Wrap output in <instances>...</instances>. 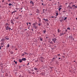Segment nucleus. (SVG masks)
Instances as JSON below:
<instances>
[{
    "instance_id": "7c9ffc66",
    "label": "nucleus",
    "mask_w": 77,
    "mask_h": 77,
    "mask_svg": "<svg viewBox=\"0 0 77 77\" xmlns=\"http://www.w3.org/2000/svg\"><path fill=\"white\" fill-rule=\"evenodd\" d=\"M9 6H11V5H12V4L11 3H10L8 4Z\"/></svg>"
},
{
    "instance_id": "774afa93",
    "label": "nucleus",
    "mask_w": 77,
    "mask_h": 77,
    "mask_svg": "<svg viewBox=\"0 0 77 77\" xmlns=\"http://www.w3.org/2000/svg\"><path fill=\"white\" fill-rule=\"evenodd\" d=\"M24 30H27V29H25Z\"/></svg>"
},
{
    "instance_id": "bf43d9fd",
    "label": "nucleus",
    "mask_w": 77,
    "mask_h": 77,
    "mask_svg": "<svg viewBox=\"0 0 77 77\" xmlns=\"http://www.w3.org/2000/svg\"><path fill=\"white\" fill-rule=\"evenodd\" d=\"M29 62L27 64V65H29Z\"/></svg>"
},
{
    "instance_id": "dca6fc26",
    "label": "nucleus",
    "mask_w": 77,
    "mask_h": 77,
    "mask_svg": "<svg viewBox=\"0 0 77 77\" xmlns=\"http://www.w3.org/2000/svg\"><path fill=\"white\" fill-rule=\"evenodd\" d=\"M45 75V73L44 72H42L41 73V75Z\"/></svg>"
},
{
    "instance_id": "72a5a7b5",
    "label": "nucleus",
    "mask_w": 77,
    "mask_h": 77,
    "mask_svg": "<svg viewBox=\"0 0 77 77\" xmlns=\"http://www.w3.org/2000/svg\"><path fill=\"white\" fill-rule=\"evenodd\" d=\"M40 41H42V38H40Z\"/></svg>"
},
{
    "instance_id": "49530a36",
    "label": "nucleus",
    "mask_w": 77,
    "mask_h": 77,
    "mask_svg": "<svg viewBox=\"0 0 77 77\" xmlns=\"http://www.w3.org/2000/svg\"><path fill=\"white\" fill-rule=\"evenodd\" d=\"M15 64H17V61H16L15 62Z\"/></svg>"
},
{
    "instance_id": "6ab92c4d",
    "label": "nucleus",
    "mask_w": 77,
    "mask_h": 77,
    "mask_svg": "<svg viewBox=\"0 0 77 77\" xmlns=\"http://www.w3.org/2000/svg\"><path fill=\"white\" fill-rule=\"evenodd\" d=\"M69 38H70V39H72V36L70 35V36H69Z\"/></svg>"
},
{
    "instance_id": "338daca9",
    "label": "nucleus",
    "mask_w": 77,
    "mask_h": 77,
    "mask_svg": "<svg viewBox=\"0 0 77 77\" xmlns=\"http://www.w3.org/2000/svg\"><path fill=\"white\" fill-rule=\"evenodd\" d=\"M31 71H33V70H31Z\"/></svg>"
},
{
    "instance_id": "39448f33",
    "label": "nucleus",
    "mask_w": 77,
    "mask_h": 77,
    "mask_svg": "<svg viewBox=\"0 0 77 77\" xmlns=\"http://www.w3.org/2000/svg\"><path fill=\"white\" fill-rule=\"evenodd\" d=\"M38 25L39 26H42V24L41 22H38Z\"/></svg>"
},
{
    "instance_id": "412c9836",
    "label": "nucleus",
    "mask_w": 77,
    "mask_h": 77,
    "mask_svg": "<svg viewBox=\"0 0 77 77\" xmlns=\"http://www.w3.org/2000/svg\"><path fill=\"white\" fill-rule=\"evenodd\" d=\"M72 7H73V8H75V5H73L72 6Z\"/></svg>"
},
{
    "instance_id": "052dcab7",
    "label": "nucleus",
    "mask_w": 77,
    "mask_h": 77,
    "mask_svg": "<svg viewBox=\"0 0 77 77\" xmlns=\"http://www.w3.org/2000/svg\"><path fill=\"white\" fill-rule=\"evenodd\" d=\"M55 59V57H53V59Z\"/></svg>"
},
{
    "instance_id": "2eb2a0df",
    "label": "nucleus",
    "mask_w": 77,
    "mask_h": 77,
    "mask_svg": "<svg viewBox=\"0 0 77 77\" xmlns=\"http://www.w3.org/2000/svg\"><path fill=\"white\" fill-rule=\"evenodd\" d=\"M64 34V33H63V32H62V33H60V36H62V35H63Z\"/></svg>"
},
{
    "instance_id": "b1692460",
    "label": "nucleus",
    "mask_w": 77,
    "mask_h": 77,
    "mask_svg": "<svg viewBox=\"0 0 77 77\" xmlns=\"http://www.w3.org/2000/svg\"><path fill=\"white\" fill-rule=\"evenodd\" d=\"M1 46L2 47H3V43L1 44Z\"/></svg>"
},
{
    "instance_id": "1a4fd4ad",
    "label": "nucleus",
    "mask_w": 77,
    "mask_h": 77,
    "mask_svg": "<svg viewBox=\"0 0 77 77\" xmlns=\"http://www.w3.org/2000/svg\"><path fill=\"white\" fill-rule=\"evenodd\" d=\"M58 33H60L61 32V30H60V29H57Z\"/></svg>"
},
{
    "instance_id": "603ef678",
    "label": "nucleus",
    "mask_w": 77,
    "mask_h": 77,
    "mask_svg": "<svg viewBox=\"0 0 77 77\" xmlns=\"http://www.w3.org/2000/svg\"><path fill=\"white\" fill-rule=\"evenodd\" d=\"M26 24H27V26H28V24H29V23H26Z\"/></svg>"
},
{
    "instance_id": "e433bc0d",
    "label": "nucleus",
    "mask_w": 77,
    "mask_h": 77,
    "mask_svg": "<svg viewBox=\"0 0 77 77\" xmlns=\"http://www.w3.org/2000/svg\"><path fill=\"white\" fill-rule=\"evenodd\" d=\"M51 18H56V17H54L52 16V17H51Z\"/></svg>"
},
{
    "instance_id": "09e8293b",
    "label": "nucleus",
    "mask_w": 77,
    "mask_h": 77,
    "mask_svg": "<svg viewBox=\"0 0 77 77\" xmlns=\"http://www.w3.org/2000/svg\"><path fill=\"white\" fill-rule=\"evenodd\" d=\"M11 53L12 54H13V52H11Z\"/></svg>"
},
{
    "instance_id": "6e6552de",
    "label": "nucleus",
    "mask_w": 77,
    "mask_h": 77,
    "mask_svg": "<svg viewBox=\"0 0 77 77\" xmlns=\"http://www.w3.org/2000/svg\"><path fill=\"white\" fill-rule=\"evenodd\" d=\"M11 23H12V24H14V20H11Z\"/></svg>"
},
{
    "instance_id": "473e14b6",
    "label": "nucleus",
    "mask_w": 77,
    "mask_h": 77,
    "mask_svg": "<svg viewBox=\"0 0 77 77\" xmlns=\"http://www.w3.org/2000/svg\"><path fill=\"white\" fill-rule=\"evenodd\" d=\"M61 9H62V8H60L59 9V11H60V10Z\"/></svg>"
},
{
    "instance_id": "680f3d73",
    "label": "nucleus",
    "mask_w": 77,
    "mask_h": 77,
    "mask_svg": "<svg viewBox=\"0 0 77 77\" xmlns=\"http://www.w3.org/2000/svg\"><path fill=\"white\" fill-rule=\"evenodd\" d=\"M48 1H52V0H48Z\"/></svg>"
},
{
    "instance_id": "f257e3e1",
    "label": "nucleus",
    "mask_w": 77,
    "mask_h": 77,
    "mask_svg": "<svg viewBox=\"0 0 77 77\" xmlns=\"http://www.w3.org/2000/svg\"><path fill=\"white\" fill-rule=\"evenodd\" d=\"M52 41L54 42V43H55L56 42H55L57 41V39L56 38H54L53 37V38L52 39Z\"/></svg>"
},
{
    "instance_id": "5fc2aeb1",
    "label": "nucleus",
    "mask_w": 77,
    "mask_h": 77,
    "mask_svg": "<svg viewBox=\"0 0 77 77\" xmlns=\"http://www.w3.org/2000/svg\"><path fill=\"white\" fill-rule=\"evenodd\" d=\"M42 5H44V4H43V3H42Z\"/></svg>"
},
{
    "instance_id": "a211bd4d",
    "label": "nucleus",
    "mask_w": 77,
    "mask_h": 77,
    "mask_svg": "<svg viewBox=\"0 0 77 77\" xmlns=\"http://www.w3.org/2000/svg\"><path fill=\"white\" fill-rule=\"evenodd\" d=\"M19 62L21 63V62H22L23 60H22V59H20L19 60Z\"/></svg>"
},
{
    "instance_id": "9b49d317",
    "label": "nucleus",
    "mask_w": 77,
    "mask_h": 77,
    "mask_svg": "<svg viewBox=\"0 0 77 77\" xmlns=\"http://www.w3.org/2000/svg\"><path fill=\"white\" fill-rule=\"evenodd\" d=\"M22 60L25 61V60H26V59L25 58H23L22 59Z\"/></svg>"
},
{
    "instance_id": "8fccbe9b",
    "label": "nucleus",
    "mask_w": 77,
    "mask_h": 77,
    "mask_svg": "<svg viewBox=\"0 0 77 77\" xmlns=\"http://www.w3.org/2000/svg\"><path fill=\"white\" fill-rule=\"evenodd\" d=\"M28 29H30V26L28 27Z\"/></svg>"
},
{
    "instance_id": "37998d69",
    "label": "nucleus",
    "mask_w": 77,
    "mask_h": 77,
    "mask_svg": "<svg viewBox=\"0 0 77 77\" xmlns=\"http://www.w3.org/2000/svg\"><path fill=\"white\" fill-rule=\"evenodd\" d=\"M60 22H62V21H63V20H60Z\"/></svg>"
},
{
    "instance_id": "de8ad7c7",
    "label": "nucleus",
    "mask_w": 77,
    "mask_h": 77,
    "mask_svg": "<svg viewBox=\"0 0 77 77\" xmlns=\"http://www.w3.org/2000/svg\"><path fill=\"white\" fill-rule=\"evenodd\" d=\"M32 74H35V72H33L32 73Z\"/></svg>"
},
{
    "instance_id": "4468645a",
    "label": "nucleus",
    "mask_w": 77,
    "mask_h": 77,
    "mask_svg": "<svg viewBox=\"0 0 77 77\" xmlns=\"http://www.w3.org/2000/svg\"><path fill=\"white\" fill-rule=\"evenodd\" d=\"M5 26H9V24L8 23H6L5 25Z\"/></svg>"
},
{
    "instance_id": "0e129e2a",
    "label": "nucleus",
    "mask_w": 77,
    "mask_h": 77,
    "mask_svg": "<svg viewBox=\"0 0 77 77\" xmlns=\"http://www.w3.org/2000/svg\"><path fill=\"white\" fill-rule=\"evenodd\" d=\"M5 75L6 76H8V74H6V75Z\"/></svg>"
},
{
    "instance_id": "ea45409f",
    "label": "nucleus",
    "mask_w": 77,
    "mask_h": 77,
    "mask_svg": "<svg viewBox=\"0 0 77 77\" xmlns=\"http://www.w3.org/2000/svg\"><path fill=\"white\" fill-rule=\"evenodd\" d=\"M22 56H24V54H22Z\"/></svg>"
},
{
    "instance_id": "c85d7f7f",
    "label": "nucleus",
    "mask_w": 77,
    "mask_h": 77,
    "mask_svg": "<svg viewBox=\"0 0 77 77\" xmlns=\"http://www.w3.org/2000/svg\"><path fill=\"white\" fill-rule=\"evenodd\" d=\"M7 46L8 48H9V47L10 46V45H8Z\"/></svg>"
},
{
    "instance_id": "7ed1b4c3",
    "label": "nucleus",
    "mask_w": 77,
    "mask_h": 77,
    "mask_svg": "<svg viewBox=\"0 0 77 77\" xmlns=\"http://www.w3.org/2000/svg\"><path fill=\"white\" fill-rule=\"evenodd\" d=\"M44 59L42 57H41L40 58V59L39 60L40 61H41V62H43V60Z\"/></svg>"
},
{
    "instance_id": "13d9d810",
    "label": "nucleus",
    "mask_w": 77,
    "mask_h": 77,
    "mask_svg": "<svg viewBox=\"0 0 77 77\" xmlns=\"http://www.w3.org/2000/svg\"><path fill=\"white\" fill-rule=\"evenodd\" d=\"M28 24H31V23H29Z\"/></svg>"
},
{
    "instance_id": "0eeeda50",
    "label": "nucleus",
    "mask_w": 77,
    "mask_h": 77,
    "mask_svg": "<svg viewBox=\"0 0 77 77\" xmlns=\"http://www.w3.org/2000/svg\"><path fill=\"white\" fill-rule=\"evenodd\" d=\"M30 4H32V5H34V3H33V1H31L30 2Z\"/></svg>"
},
{
    "instance_id": "5701e85b",
    "label": "nucleus",
    "mask_w": 77,
    "mask_h": 77,
    "mask_svg": "<svg viewBox=\"0 0 77 77\" xmlns=\"http://www.w3.org/2000/svg\"><path fill=\"white\" fill-rule=\"evenodd\" d=\"M43 33L44 34V33H45V32H46V31L45 30H43Z\"/></svg>"
},
{
    "instance_id": "a18cd8bd",
    "label": "nucleus",
    "mask_w": 77,
    "mask_h": 77,
    "mask_svg": "<svg viewBox=\"0 0 77 77\" xmlns=\"http://www.w3.org/2000/svg\"><path fill=\"white\" fill-rule=\"evenodd\" d=\"M19 77H24V76H21V75Z\"/></svg>"
},
{
    "instance_id": "4be33fe9",
    "label": "nucleus",
    "mask_w": 77,
    "mask_h": 77,
    "mask_svg": "<svg viewBox=\"0 0 77 77\" xmlns=\"http://www.w3.org/2000/svg\"><path fill=\"white\" fill-rule=\"evenodd\" d=\"M34 69H35V71H37V70H38V68H36L35 67L34 68Z\"/></svg>"
},
{
    "instance_id": "aec40b11",
    "label": "nucleus",
    "mask_w": 77,
    "mask_h": 77,
    "mask_svg": "<svg viewBox=\"0 0 77 77\" xmlns=\"http://www.w3.org/2000/svg\"><path fill=\"white\" fill-rule=\"evenodd\" d=\"M38 18L39 23H41V19H40V18L39 17Z\"/></svg>"
},
{
    "instance_id": "3c124183",
    "label": "nucleus",
    "mask_w": 77,
    "mask_h": 77,
    "mask_svg": "<svg viewBox=\"0 0 77 77\" xmlns=\"http://www.w3.org/2000/svg\"><path fill=\"white\" fill-rule=\"evenodd\" d=\"M70 9H72V7H70Z\"/></svg>"
},
{
    "instance_id": "f8f14e48",
    "label": "nucleus",
    "mask_w": 77,
    "mask_h": 77,
    "mask_svg": "<svg viewBox=\"0 0 77 77\" xmlns=\"http://www.w3.org/2000/svg\"><path fill=\"white\" fill-rule=\"evenodd\" d=\"M43 20H44L45 21H48V19H46L44 18L43 19Z\"/></svg>"
},
{
    "instance_id": "9d476101",
    "label": "nucleus",
    "mask_w": 77,
    "mask_h": 77,
    "mask_svg": "<svg viewBox=\"0 0 77 77\" xmlns=\"http://www.w3.org/2000/svg\"><path fill=\"white\" fill-rule=\"evenodd\" d=\"M6 27V30H8V27H9V26H5Z\"/></svg>"
},
{
    "instance_id": "58836bf2",
    "label": "nucleus",
    "mask_w": 77,
    "mask_h": 77,
    "mask_svg": "<svg viewBox=\"0 0 77 77\" xmlns=\"http://www.w3.org/2000/svg\"><path fill=\"white\" fill-rule=\"evenodd\" d=\"M59 7L60 8H62V6L61 5H60L59 6Z\"/></svg>"
},
{
    "instance_id": "6e6d98bb",
    "label": "nucleus",
    "mask_w": 77,
    "mask_h": 77,
    "mask_svg": "<svg viewBox=\"0 0 77 77\" xmlns=\"http://www.w3.org/2000/svg\"><path fill=\"white\" fill-rule=\"evenodd\" d=\"M57 56H60V54H58Z\"/></svg>"
},
{
    "instance_id": "ddd939ff",
    "label": "nucleus",
    "mask_w": 77,
    "mask_h": 77,
    "mask_svg": "<svg viewBox=\"0 0 77 77\" xmlns=\"http://www.w3.org/2000/svg\"><path fill=\"white\" fill-rule=\"evenodd\" d=\"M36 24H38V23L36 22L35 23H34L33 24H32V26H35V25H36Z\"/></svg>"
},
{
    "instance_id": "a878e982",
    "label": "nucleus",
    "mask_w": 77,
    "mask_h": 77,
    "mask_svg": "<svg viewBox=\"0 0 77 77\" xmlns=\"http://www.w3.org/2000/svg\"><path fill=\"white\" fill-rule=\"evenodd\" d=\"M15 11H14L12 12L11 14H15Z\"/></svg>"
},
{
    "instance_id": "69168bd1",
    "label": "nucleus",
    "mask_w": 77,
    "mask_h": 77,
    "mask_svg": "<svg viewBox=\"0 0 77 77\" xmlns=\"http://www.w3.org/2000/svg\"><path fill=\"white\" fill-rule=\"evenodd\" d=\"M1 48H2V47H0V49H1Z\"/></svg>"
},
{
    "instance_id": "20e7f679",
    "label": "nucleus",
    "mask_w": 77,
    "mask_h": 77,
    "mask_svg": "<svg viewBox=\"0 0 77 77\" xmlns=\"http://www.w3.org/2000/svg\"><path fill=\"white\" fill-rule=\"evenodd\" d=\"M33 27H34V28H35V29H36V30H37V29H38L37 26H36L34 25L33 26Z\"/></svg>"
},
{
    "instance_id": "423d86ee",
    "label": "nucleus",
    "mask_w": 77,
    "mask_h": 77,
    "mask_svg": "<svg viewBox=\"0 0 77 77\" xmlns=\"http://www.w3.org/2000/svg\"><path fill=\"white\" fill-rule=\"evenodd\" d=\"M5 40H6V39L7 40H9V37L8 36H6L5 37Z\"/></svg>"
},
{
    "instance_id": "864d4df0",
    "label": "nucleus",
    "mask_w": 77,
    "mask_h": 77,
    "mask_svg": "<svg viewBox=\"0 0 77 77\" xmlns=\"http://www.w3.org/2000/svg\"><path fill=\"white\" fill-rule=\"evenodd\" d=\"M75 8H77V6H75Z\"/></svg>"
},
{
    "instance_id": "c9c22d12",
    "label": "nucleus",
    "mask_w": 77,
    "mask_h": 77,
    "mask_svg": "<svg viewBox=\"0 0 77 77\" xmlns=\"http://www.w3.org/2000/svg\"><path fill=\"white\" fill-rule=\"evenodd\" d=\"M67 29H68V30H70V28H69V27H68L67 28Z\"/></svg>"
},
{
    "instance_id": "cd10ccee",
    "label": "nucleus",
    "mask_w": 77,
    "mask_h": 77,
    "mask_svg": "<svg viewBox=\"0 0 77 77\" xmlns=\"http://www.w3.org/2000/svg\"><path fill=\"white\" fill-rule=\"evenodd\" d=\"M11 28L9 27L8 28V30H11Z\"/></svg>"
},
{
    "instance_id": "4d7b16f0",
    "label": "nucleus",
    "mask_w": 77,
    "mask_h": 77,
    "mask_svg": "<svg viewBox=\"0 0 77 77\" xmlns=\"http://www.w3.org/2000/svg\"><path fill=\"white\" fill-rule=\"evenodd\" d=\"M29 74H31L32 73V72H29Z\"/></svg>"
},
{
    "instance_id": "f3484780",
    "label": "nucleus",
    "mask_w": 77,
    "mask_h": 77,
    "mask_svg": "<svg viewBox=\"0 0 77 77\" xmlns=\"http://www.w3.org/2000/svg\"><path fill=\"white\" fill-rule=\"evenodd\" d=\"M36 12H37V13H39V12H40L39 11V10H38V9H37L36 10Z\"/></svg>"
},
{
    "instance_id": "2f4dec72",
    "label": "nucleus",
    "mask_w": 77,
    "mask_h": 77,
    "mask_svg": "<svg viewBox=\"0 0 77 77\" xmlns=\"http://www.w3.org/2000/svg\"><path fill=\"white\" fill-rule=\"evenodd\" d=\"M24 53H25V54H26L27 55H28V54H27V53H26V52H24Z\"/></svg>"
},
{
    "instance_id": "c756f323",
    "label": "nucleus",
    "mask_w": 77,
    "mask_h": 77,
    "mask_svg": "<svg viewBox=\"0 0 77 77\" xmlns=\"http://www.w3.org/2000/svg\"><path fill=\"white\" fill-rule=\"evenodd\" d=\"M50 43L52 44H53V42L51 41L50 42Z\"/></svg>"
},
{
    "instance_id": "4c0bfd02",
    "label": "nucleus",
    "mask_w": 77,
    "mask_h": 77,
    "mask_svg": "<svg viewBox=\"0 0 77 77\" xmlns=\"http://www.w3.org/2000/svg\"><path fill=\"white\" fill-rule=\"evenodd\" d=\"M15 19H17V20H18V17H15Z\"/></svg>"
},
{
    "instance_id": "e2e57ef3",
    "label": "nucleus",
    "mask_w": 77,
    "mask_h": 77,
    "mask_svg": "<svg viewBox=\"0 0 77 77\" xmlns=\"http://www.w3.org/2000/svg\"><path fill=\"white\" fill-rule=\"evenodd\" d=\"M46 39H47V38H48V37H46Z\"/></svg>"
},
{
    "instance_id": "f03ea898",
    "label": "nucleus",
    "mask_w": 77,
    "mask_h": 77,
    "mask_svg": "<svg viewBox=\"0 0 77 77\" xmlns=\"http://www.w3.org/2000/svg\"><path fill=\"white\" fill-rule=\"evenodd\" d=\"M1 41H6V40L5 39V38H2Z\"/></svg>"
},
{
    "instance_id": "a19ab883",
    "label": "nucleus",
    "mask_w": 77,
    "mask_h": 77,
    "mask_svg": "<svg viewBox=\"0 0 77 77\" xmlns=\"http://www.w3.org/2000/svg\"><path fill=\"white\" fill-rule=\"evenodd\" d=\"M47 26H49V23H47Z\"/></svg>"
},
{
    "instance_id": "f704fd0d",
    "label": "nucleus",
    "mask_w": 77,
    "mask_h": 77,
    "mask_svg": "<svg viewBox=\"0 0 77 77\" xmlns=\"http://www.w3.org/2000/svg\"><path fill=\"white\" fill-rule=\"evenodd\" d=\"M66 18H67V17H65L64 19V20H66Z\"/></svg>"
},
{
    "instance_id": "bb28decb",
    "label": "nucleus",
    "mask_w": 77,
    "mask_h": 77,
    "mask_svg": "<svg viewBox=\"0 0 77 77\" xmlns=\"http://www.w3.org/2000/svg\"><path fill=\"white\" fill-rule=\"evenodd\" d=\"M56 16H57L59 15V13H56Z\"/></svg>"
},
{
    "instance_id": "393cba45",
    "label": "nucleus",
    "mask_w": 77,
    "mask_h": 77,
    "mask_svg": "<svg viewBox=\"0 0 77 77\" xmlns=\"http://www.w3.org/2000/svg\"><path fill=\"white\" fill-rule=\"evenodd\" d=\"M62 12H63V14H65V12H66V11H62Z\"/></svg>"
},
{
    "instance_id": "c03bdc74",
    "label": "nucleus",
    "mask_w": 77,
    "mask_h": 77,
    "mask_svg": "<svg viewBox=\"0 0 77 77\" xmlns=\"http://www.w3.org/2000/svg\"><path fill=\"white\" fill-rule=\"evenodd\" d=\"M4 0H2V3H3V2H4Z\"/></svg>"
},
{
    "instance_id": "79ce46f5",
    "label": "nucleus",
    "mask_w": 77,
    "mask_h": 77,
    "mask_svg": "<svg viewBox=\"0 0 77 77\" xmlns=\"http://www.w3.org/2000/svg\"><path fill=\"white\" fill-rule=\"evenodd\" d=\"M72 3H73L72 2L71 3H70L69 4V5H71V4H72Z\"/></svg>"
}]
</instances>
